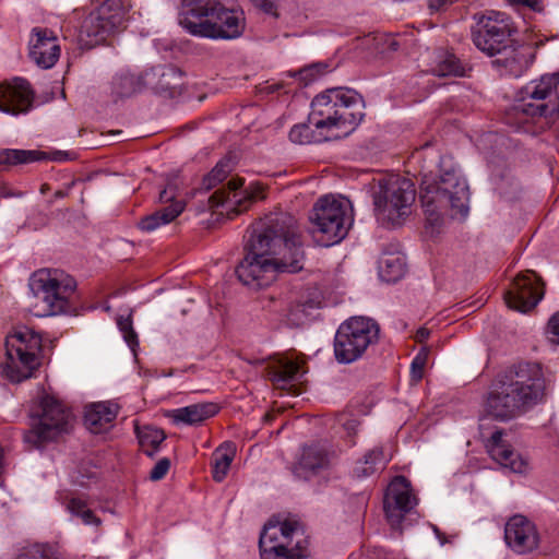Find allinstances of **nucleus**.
I'll return each instance as SVG.
<instances>
[{
    "label": "nucleus",
    "mask_w": 559,
    "mask_h": 559,
    "mask_svg": "<svg viewBox=\"0 0 559 559\" xmlns=\"http://www.w3.org/2000/svg\"><path fill=\"white\" fill-rule=\"evenodd\" d=\"M391 461L381 445L367 450L353 465L352 473L356 478H367L383 471Z\"/></svg>",
    "instance_id": "obj_27"
},
{
    "label": "nucleus",
    "mask_w": 559,
    "mask_h": 559,
    "mask_svg": "<svg viewBox=\"0 0 559 559\" xmlns=\"http://www.w3.org/2000/svg\"><path fill=\"white\" fill-rule=\"evenodd\" d=\"M329 464V451L319 444L310 445L304 449L302 455L296 466V473L300 476L308 477L309 474H316L326 468Z\"/></svg>",
    "instance_id": "obj_30"
},
{
    "label": "nucleus",
    "mask_w": 559,
    "mask_h": 559,
    "mask_svg": "<svg viewBox=\"0 0 559 559\" xmlns=\"http://www.w3.org/2000/svg\"><path fill=\"white\" fill-rule=\"evenodd\" d=\"M41 413L37 424L26 435V441L39 445L53 440L71 428L72 415L59 401L52 396H44L40 402Z\"/></svg>",
    "instance_id": "obj_14"
},
{
    "label": "nucleus",
    "mask_w": 559,
    "mask_h": 559,
    "mask_svg": "<svg viewBox=\"0 0 559 559\" xmlns=\"http://www.w3.org/2000/svg\"><path fill=\"white\" fill-rule=\"evenodd\" d=\"M416 200L412 180L400 175H385L377 180L373 205L378 221L388 226H400L411 214Z\"/></svg>",
    "instance_id": "obj_6"
},
{
    "label": "nucleus",
    "mask_w": 559,
    "mask_h": 559,
    "mask_svg": "<svg viewBox=\"0 0 559 559\" xmlns=\"http://www.w3.org/2000/svg\"><path fill=\"white\" fill-rule=\"evenodd\" d=\"M472 28V40L477 49L489 57L497 56L510 43L514 32L510 16L503 12L489 11L476 16Z\"/></svg>",
    "instance_id": "obj_13"
},
{
    "label": "nucleus",
    "mask_w": 559,
    "mask_h": 559,
    "mask_svg": "<svg viewBox=\"0 0 559 559\" xmlns=\"http://www.w3.org/2000/svg\"><path fill=\"white\" fill-rule=\"evenodd\" d=\"M448 0H429V7L439 10Z\"/></svg>",
    "instance_id": "obj_53"
},
{
    "label": "nucleus",
    "mask_w": 559,
    "mask_h": 559,
    "mask_svg": "<svg viewBox=\"0 0 559 559\" xmlns=\"http://www.w3.org/2000/svg\"><path fill=\"white\" fill-rule=\"evenodd\" d=\"M548 335L551 343L559 345V311L548 321Z\"/></svg>",
    "instance_id": "obj_45"
},
{
    "label": "nucleus",
    "mask_w": 559,
    "mask_h": 559,
    "mask_svg": "<svg viewBox=\"0 0 559 559\" xmlns=\"http://www.w3.org/2000/svg\"><path fill=\"white\" fill-rule=\"evenodd\" d=\"M504 542L513 552L526 555L539 547L540 534L533 521L515 514L504 525Z\"/></svg>",
    "instance_id": "obj_17"
},
{
    "label": "nucleus",
    "mask_w": 559,
    "mask_h": 559,
    "mask_svg": "<svg viewBox=\"0 0 559 559\" xmlns=\"http://www.w3.org/2000/svg\"><path fill=\"white\" fill-rule=\"evenodd\" d=\"M33 295L43 302L37 316H58L71 309L70 299L75 293L76 282L58 269H40L29 278Z\"/></svg>",
    "instance_id": "obj_9"
},
{
    "label": "nucleus",
    "mask_w": 559,
    "mask_h": 559,
    "mask_svg": "<svg viewBox=\"0 0 559 559\" xmlns=\"http://www.w3.org/2000/svg\"><path fill=\"white\" fill-rule=\"evenodd\" d=\"M118 414L117 405L109 402H99L86 407L84 424L93 433H100L107 429Z\"/></svg>",
    "instance_id": "obj_28"
},
{
    "label": "nucleus",
    "mask_w": 559,
    "mask_h": 559,
    "mask_svg": "<svg viewBox=\"0 0 559 559\" xmlns=\"http://www.w3.org/2000/svg\"><path fill=\"white\" fill-rule=\"evenodd\" d=\"M166 436L163 430L157 428H145L139 435L140 443L143 448V451L148 456L154 454V451L157 450L159 444L165 440Z\"/></svg>",
    "instance_id": "obj_37"
},
{
    "label": "nucleus",
    "mask_w": 559,
    "mask_h": 559,
    "mask_svg": "<svg viewBox=\"0 0 559 559\" xmlns=\"http://www.w3.org/2000/svg\"><path fill=\"white\" fill-rule=\"evenodd\" d=\"M218 411L219 407L217 404L204 402L173 409L169 412L168 417L176 425L192 426L213 417Z\"/></svg>",
    "instance_id": "obj_26"
},
{
    "label": "nucleus",
    "mask_w": 559,
    "mask_h": 559,
    "mask_svg": "<svg viewBox=\"0 0 559 559\" xmlns=\"http://www.w3.org/2000/svg\"><path fill=\"white\" fill-rule=\"evenodd\" d=\"M405 271V260L399 254L384 253L379 260V276L386 283L399 281L404 276Z\"/></svg>",
    "instance_id": "obj_31"
},
{
    "label": "nucleus",
    "mask_w": 559,
    "mask_h": 559,
    "mask_svg": "<svg viewBox=\"0 0 559 559\" xmlns=\"http://www.w3.org/2000/svg\"><path fill=\"white\" fill-rule=\"evenodd\" d=\"M143 84L159 93H175L180 85V72L174 67H157L143 73Z\"/></svg>",
    "instance_id": "obj_29"
},
{
    "label": "nucleus",
    "mask_w": 559,
    "mask_h": 559,
    "mask_svg": "<svg viewBox=\"0 0 559 559\" xmlns=\"http://www.w3.org/2000/svg\"><path fill=\"white\" fill-rule=\"evenodd\" d=\"M143 75L136 78L130 72H121L112 79V94L117 98L130 97L133 94L140 92L143 86H146V84H143Z\"/></svg>",
    "instance_id": "obj_32"
},
{
    "label": "nucleus",
    "mask_w": 559,
    "mask_h": 559,
    "mask_svg": "<svg viewBox=\"0 0 559 559\" xmlns=\"http://www.w3.org/2000/svg\"><path fill=\"white\" fill-rule=\"evenodd\" d=\"M170 468V461L167 457L160 459L151 469L150 479L157 481L163 479Z\"/></svg>",
    "instance_id": "obj_42"
},
{
    "label": "nucleus",
    "mask_w": 559,
    "mask_h": 559,
    "mask_svg": "<svg viewBox=\"0 0 559 559\" xmlns=\"http://www.w3.org/2000/svg\"><path fill=\"white\" fill-rule=\"evenodd\" d=\"M379 325L365 317H353L343 322L334 337V355L341 364H352L361 358L369 346L379 338Z\"/></svg>",
    "instance_id": "obj_12"
},
{
    "label": "nucleus",
    "mask_w": 559,
    "mask_h": 559,
    "mask_svg": "<svg viewBox=\"0 0 559 559\" xmlns=\"http://www.w3.org/2000/svg\"><path fill=\"white\" fill-rule=\"evenodd\" d=\"M464 66L462 62L452 53L444 52L438 58L437 64L432 68V73L438 76L464 75Z\"/></svg>",
    "instance_id": "obj_35"
},
{
    "label": "nucleus",
    "mask_w": 559,
    "mask_h": 559,
    "mask_svg": "<svg viewBox=\"0 0 559 559\" xmlns=\"http://www.w3.org/2000/svg\"><path fill=\"white\" fill-rule=\"evenodd\" d=\"M542 366L520 362L503 371L486 401V412L496 419H512L540 403L545 395Z\"/></svg>",
    "instance_id": "obj_2"
},
{
    "label": "nucleus",
    "mask_w": 559,
    "mask_h": 559,
    "mask_svg": "<svg viewBox=\"0 0 559 559\" xmlns=\"http://www.w3.org/2000/svg\"><path fill=\"white\" fill-rule=\"evenodd\" d=\"M66 509L74 516L80 518L83 510L87 509L86 502L80 498L72 497L64 502Z\"/></svg>",
    "instance_id": "obj_44"
},
{
    "label": "nucleus",
    "mask_w": 559,
    "mask_h": 559,
    "mask_svg": "<svg viewBox=\"0 0 559 559\" xmlns=\"http://www.w3.org/2000/svg\"><path fill=\"white\" fill-rule=\"evenodd\" d=\"M362 97L349 87H332L311 102L309 123L325 130L324 140L348 135L365 117Z\"/></svg>",
    "instance_id": "obj_4"
},
{
    "label": "nucleus",
    "mask_w": 559,
    "mask_h": 559,
    "mask_svg": "<svg viewBox=\"0 0 559 559\" xmlns=\"http://www.w3.org/2000/svg\"><path fill=\"white\" fill-rule=\"evenodd\" d=\"M337 423L344 428L348 436L355 435L360 424L356 417L348 414L338 415Z\"/></svg>",
    "instance_id": "obj_43"
},
{
    "label": "nucleus",
    "mask_w": 559,
    "mask_h": 559,
    "mask_svg": "<svg viewBox=\"0 0 559 559\" xmlns=\"http://www.w3.org/2000/svg\"><path fill=\"white\" fill-rule=\"evenodd\" d=\"M28 56L41 69H50L60 57V45L49 28L34 27L28 41Z\"/></svg>",
    "instance_id": "obj_21"
},
{
    "label": "nucleus",
    "mask_w": 559,
    "mask_h": 559,
    "mask_svg": "<svg viewBox=\"0 0 559 559\" xmlns=\"http://www.w3.org/2000/svg\"><path fill=\"white\" fill-rule=\"evenodd\" d=\"M117 325L123 336L124 342L128 344L129 348L135 355L136 348L139 347L138 334L133 329L131 314L127 317H119L117 319Z\"/></svg>",
    "instance_id": "obj_38"
},
{
    "label": "nucleus",
    "mask_w": 559,
    "mask_h": 559,
    "mask_svg": "<svg viewBox=\"0 0 559 559\" xmlns=\"http://www.w3.org/2000/svg\"><path fill=\"white\" fill-rule=\"evenodd\" d=\"M312 124L308 122L294 126L289 131V140L296 144H307L313 141H320L316 139L311 130Z\"/></svg>",
    "instance_id": "obj_40"
},
{
    "label": "nucleus",
    "mask_w": 559,
    "mask_h": 559,
    "mask_svg": "<svg viewBox=\"0 0 559 559\" xmlns=\"http://www.w3.org/2000/svg\"><path fill=\"white\" fill-rule=\"evenodd\" d=\"M391 46H392V49H393V50H396V46H397V45H396V43H395V41H392Z\"/></svg>",
    "instance_id": "obj_56"
},
{
    "label": "nucleus",
    "mask_w": 559,
    "mask_h": 559,
    "mask_svg": "<svg viewBox=\"0 0 559 559\" xmlns=\"http://www.w3.org/2000/svg\"><path fill=\"white\" fill-rule=\"evenodd\" d=\"M259 548L261 559H310L308 537L296 521L265 524Z\"/></svg>",
    "instance_id": "obj_8"
},
{
    "label": "nucleus",
    "mask_w": 559,
    "mask_h": 559,
    "mask_svg": "<svg viewBox=\"0 0 559 559\" xmlns=\"http://www.w3.org/2000/svg\"><path fill=\"white\" fill-rule=\"evenodd\" d=\"M33 91L29 83L22 78L0 84V110L16 115L26 112L32 106Z\"/></svg>",
    "instance_id": "obj_23"
},
{
    "label": "nucleus",
    "mask_w": 559,
    "mask_h": 559,
    "mask_svg": "<svg viewBox=\"0 0 559 559\" xmlns=\"http://www.w3.org/2000/svg\"><path fill=\"white\" fill-rule=\"evenodd\" d=\"M234 162L230 156H226L217 162L215 167L203 178L202 188L210 190L221 183L231 173Z\"/></svg>",
    "instance_id": "obj_36"
},
{
    "label": "nucleus",
    "mask_w": 559,
    "mask_h": 559,
    "mask_svg": "<svg viewBox=\"0 0 559 559\" xmlns=\"http://www.w3.org/2000/svg\"><path fill=\"white\" fill-rule=\"evenodd\" d=\"M430 335V331L426 328H419L415 334V341L418 343L425 342Z\"/></svg>",
    "instance_id": "obj_51"
},
{
    "label": "nucleus",
    "mask_w": 559,
    "mask_h": 559,
    "mask_svg": "<svg viewBox=\"0 0 559 559\" xmlns=\"http://www.w3.org/2000/svg\"><path fill=\"white\" fill-rule=\"evenodd\" d=\"M80 519L82 520V522L85 524V525H95V526H99L102 521L99 518H97L94 512L91 510V509H86V510H83L81 515H80Z\"/></svg>",
    "instance_id": "obj_46"
},
{
    "label": "nucleus",
    "mask_w": 559,
    "mask_h": 559,
    "mask_svg": "<svg viewBox=\"0 0 559 559\" xmlns=\"http://www.w3.org/2000/svg\"><path fill=\"white\" fill-rule=\"evenodd\" d=\"M243 183L242 178H231L227 187L216 190L207 199V210L227 216L247 210L251 200L258 197V192L243 188Z\"/></svg>",
    "instance_id": "obj_15"
},
{
    "label": "nucleus",
    "mask_w": 559,
    "mask_h": 559,
    "mask_svg": "<svg viewBox=\"0 0 559 559\" xmlns=\"http://www.w3.org/2000/svg\"><path fill=\"white\" fill-rule=\"evenodd\" d=\"M429 348L421 347L417 355L414 357L411 365V379L418 382L423 379L424 369L428 359Z\"/></svg>",
    "instance_id": "obj_41"
},
{
    "label": "nucleus",
    "mask_w": 559,
    "mask_h": 559,
    "mask_svg": "<svg viewBox=\"0 0 559 559\" xmlns=\"http://www.w3.org/2000/svg\"><path fill=\"white\" fill-rule=\"evenodd\" d=\"M432 530H433V532H435V534H436L437 538L439 539L440 545H442V546H443V545H445L447 543H451V542H452V539L447 538V537H445V535H444V534H443V533H442V532H441V531H440L436 525H433V526H432ZM453 537H454V536H451V538H453Z\"/></svg>",
    "instance_id": "obj_52"
},
{
    "label": "nucleus",
    "mask_w": 559,
    "mask_h": 559,
    "mask_svg": "<svg viewBox=\"0 0 559 559\" xmlns=\"http://www.w3.org/2000/svg\"><path fill=\"white\" fill-rule=\"evenodd\" d=\"M246 250L236 274L247 286H269L278 273H296L304 267L301 231L296 218L288 213L271 214L254 226Z\"/></svg>",
    "instance_id": "obj_1"
},
{
    "label": "nucleus",
    "mask_w": 559,
    "mask_h": 559,
    "mask_svg": "<svg viewBox=\"0 0 559 559\" xmlns=\"http://www.w3.org/2000/svg\"><path fill=\"white\" fill-rule=\"evenodd\" d=\"M543 296V284L533 271L518 275L511 288L504 294L508 307L521 312L533 309Z\"/></svg>",
    "instance_id": "obj_16"
},
{
    "label": "nucleus",
    "mask_w": 559,
    "mask_h": 559,
    "mask_svg": "<svg viewBox=\"0 0 559 559\" xmlns=\"http://www.w3.org/2000/svg\"><path fill=\"white\" fill-rule=\"evenodd\" d=\"M131 8V0L104 1L82 21L79 32L81 45L92 48L106 40L108 36L123 29L129 21Z\"/></svg>",
    "instance_id": "obj_11"
},
{
    "label": "nucleus",
    "mask_w": 559,
    "mask_h": 559,
    "mask_svg": "<svg viewBox=\"0 0 559 559\" xmlns=\"http://www.w3.org/2000/svg\"><path fill=\"white\" fill-rule=\"evenodd\" d=\"M506 1L512 5L526 7L534 11H537L540 9L539 0H506Z\"/></svg>",
    "instance_id": "obj_49"
},
{
    "label": "nucleus",
    "mask_w": 559,
    "mask_h": 559,
    "mask_svg": "<svg viewBox=\"0 0 559 559\" xmlns=\"http://www.w3.org/2000/svg\"><path fill=\"white\" fill-rule=\"evenodd\" d=\"M178 23L188 34L213 40L239 38L246 28L243 12L223 0H182Z\"/></svg>",
    "instance_id": "obj_3"
},
{
    "label": "nucleus",
    "mask_w": 559,
    "mask_h": 559,
    "mask_svg": "<svg viewBox=\"0 0 559 559\" xmlns=\"http://www.w3.org/2000/svg\"><path fill=\"white\" fill-rule=\"evenodd\" d=\"M5 361L3 374L11 382H21L32 377L39 366L40 336L26 326L15 328L5 337Z\"/></svg>",
    "instance_id": "obj_10"
},
{
    "label": "nucleus",
    "mask_w": 559,
    "mask_h": 559,
    "mask_svg": "<svg viewBox=\"0 0 559 559\" xmlns=\"http://www.w3.org/2000/svg\"><path fill=\"white\" fill-rule=\"evenodd\" d=\"M320 73H322V70H321V67L319 66H311L309 68H305L302 69L299 74L301 76L302 80L305 81H312L317 78V75H319Z\"/></svg>",
    "instance_id": "obj_47"
},
{
    "label": "nucleus",
    "mask_w": 559,
    "mask_h": 559,
    "mask_svg": "<svg viewBox=\"0 0 559 559\" xmlns=\"http://www.w3.org/2000/svg\"><path fill=\"white\" fill-rule=\"evenodd\" d=\"M16 559H59L53 549L48 545L36 544L24 548Z\"/></svg>",
    "instance_id": "obj_39"
},
{
    "label": "nucleus",
    "mask_w": 559,
    "mask_h": 559,
    "mask_svg": "<svg viewBox=\"0 0 559 559\" xmlns=\"http://www.w3.org/2000/svg\"><path fill=\"white\" fill-rule=\"evenodd\" d=\"M559 85V73L546 74L538 81H533L525 86L524 93L526 97L522 99L520 104L513 107L516 116H524L523 121L527 117H539L545 115L547 106L545 104H533L526 103V99L532 100H544L546 99L554 90Z\"/></svg>",
    "instance_id": "obj_19"
},
{
    "label": "nucleus",
    "mask_w": 559,
    "mask_h": 559,
    "mask_svg": "<svg viewBox=\"0 0 559 559\" xmlns=\"http://www.w3.org/2000/svg\"><path fill=\"white\" fill-rule=\"evenodd\" d=\"M468 186L454 169L444 171L439 180L425 179L421 183L420 201L427 221L439 225L448 212L452 216H466L468 213Z\"/></svg>",
    "instance_id": "obj_5"
},
{
    "label": "nucleus",
    "mask_w": 559,
    "mask_h": 559,
    "mask_svg": "<svg viewBox=\"0 0 559 559\" xmlns=\"http://www.w3.org/2000/svg\"><path fill=\"white\" fill-rule=\"evenodd\" d=\"M257 7L267 14L277 15L276 5L273 0H254L252 1Z\"/></svg>",
    "instance_id": "obj_48"
},
{
    "label": "nucleus",
    "mask_w": 559,
    "mask_h": 559,
    "mask_svg": "<svg viewBox=\"0 0 559 559\" xmlns=\"http://www.w3.org/2000/svg\"><path fill=\"white\" fill-rule=\"evenodd\" d=\"M43 153L35 150H0V164L20 165L28 164L41 158Z\"/></svg>",
    "instance_id": "obj_34"
},
{
    "label": "nucleus",
    "mask_w": 559,
    "mask_h": 559,
    "mask_svg": "<svg viewBox=\"0 0 559 559\" xmlns=\"http://www.w3.org/2000/svg\"><path fill=\"white\" fill-rule=\"evenodd\" d=\"M535 51L531 45L510 43L492 61L501 75L522 76L533 64Z\"/></svg>",
    "instance_id": "obj_20"
},
{
    "label": "nucleus",
    "mask_w": 559,
    "mask_h": 559,
    "mask_svg": "<svg viewBox=\"0 0 559 559\" xmlns=\"http://www.w3.org/2000/svg\"><path fill=\"white\" fill-rule=\"evenodd\" d=\"M298 317H296L294 313H292V317L288 318V320L292 322V323H297L298 321Z\"/></svg>",
    "instance_id": "obj_55"
},
{
    "label": "nucleus",
    "mask_w": 559,
    "mask_h": 559,
    "mask_svg": "<svg viewBox=\"0 0 559 559\" xmlns=\"http://www.w3.org/2000/svg\"><path fill=\"white\" fill-rule=\"evenodd\" d=\"M267 376L276 389L289 391L302 377L301 364L290 357H281L269 366Z\"/></svg>",
    "instance_id": "obj_25"
},
{
    "label": "nucleus",
    "mask_w": 559,
    "mask_h": 559,
    "mask_svg": "<svg viewBox=\"0 0 559 559\" xmlns=\"http://www.w3.org/2000/svg\"><path fill=\"white\" fill-rule=\"evenodd\" d=\"M317 242L330 247L341 242L354 222L353 206L344 197H321L309 216Z\"/></svg>",
    "instance_id": "obj_7"
},
{
    "label": "nucleus",
    "mask_w": 559,
    "mask_h": 559,
    "mask_svg": "<svg viewBox=\"0 0 559 559\" xmlns=\"http://www.w3.org/2000/svg\"><path fill=\"white\" fill-rule=\"evenodd\" d=\"M383 504L391 526L400 527L405 514L417 504V500L412 493L411 484L404 476H397L390 483Z\"/></svg>",
    "instance_id": "obj_18"
},
{
    "label": "nucleus",
    "mask_w": 559,
    "mask_h": 559,
    "mask_svg": "<svg viewBox=\"0 0 559 559\" xmlns=\"http://www.w3.org/2000/svg\"><path fill=\"white\" fill-rule=\"evenodd\" d=\"M1 197L2 198L22 197V193L21 192L14 193L9 190H3V192H1Z\"/></svg>",
    "instance_id": "obj_54"
},
{
    "label": "nucleus",
    "mask_w": 559,
    "mask_h": 559,
    "mask_svg": "<svg viewBox=\"0 0 559 559\" xmlns=\"http://www.w3.org/2000/svg\"><path fill=\"white\" fill-rule=\"evenodd\" d=\"M502 437L503 431L496 430L488 439L486 447L489 455L502 467L514 473H524L527 466L526 460L516 453Z\"/></svg>",
    "instance_id": "obj_24"
},
{
    "label": "nucleus",
    "mask_w": 559,
    "mask_h": 559,
    "mask_svg": "<svg viewBox=\"0 0 559 559\" xmlns=\"http://www.w3.org/2000/svg\"><path fill=\"white\" fill-rule=\"evenodd\" d=\"M234 456L235 447L233 443L225 442L215 450L212 459V473L215 481L221 483L224 480L229 471Z\"/></svg>",
    "instance_id": "obj_33"
},
{
    "label": "nucleus",
    "mask_w": 559,
    "mask_h": 559,
    "mask_svg": "<svg viewBox=\"0 0 559 559\" xmlns=\"http://www.w3.org/2000/svg\"><path fill=\"white\" fill-rule=\"evenodd\" d=\"M93 478H96V473H95V472H93V473H91V474H88V475L84 476V475L81 473V471H78V475L73 476L74 481H75L78 485L82 486V487L87 486V485H88V480H90V479H93Z\"/></svg>",
    "instance_id": "obj_50"
},
{
    "label": "nucleus",
    "mask_w": 559,
    "mask_h": 559,
    "mask_svg": "<svg viewBox=\"0 0 559 559\" xmlns=\"http://www.w3.org/2000/svg\"><path fill=\"white\" fill-rule=\"evenodd\" d=\"M159 202L162 204H169L141 218L136 224L139 229L145 233H152L176 219L183 212L186 206L182 200L176 198V193L171 187H167L160 191Z\"/></svg>",
    "instance_id": "obj_22"
}]
</instances>
